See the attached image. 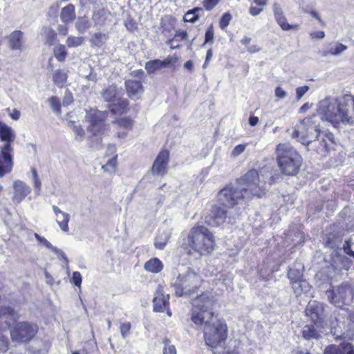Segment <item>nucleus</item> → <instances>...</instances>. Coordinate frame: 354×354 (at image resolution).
Instances as JSON below:
<instances>
[{
  "instance_id": "nucleus-31",
  "label": "nucleus",
  "mask_w": 354,
  "mask_h": 354,
  "mask_svg": "<svg viewBox=\"0 0 354 354\" xmlns=\"http://www.w3.org/2000/svg\"><path fill=\"white\" fill-rule=\"evenodd\" d=\"M23 32L20 30L12 32L9 36L10 47L12 50H21Z\"/></svg>"
},
{
  "instance_id": "nucleus-25",
  "label": "nucleus",
  "mask_w": 354,
  "mask_h": 354,
  "mask_svg": "<svg viewBox=\"0 0 354 354\" xmlns=\"http://www.w3.org/2000/svg\"><path fill=\"white\" fill-rule=\"evenodd\" d=\"M109 38V35L107 32H95L89 39L90 45L92 48H101L106 44Z\"/></svg>"
},
{
  "instance_id": "nucleus-36",
  "label": "nucleus",
  "mask_w": 354,
  "mask_h": 354,
  "mask_svg": "<svg viewBox=\"0 0 354 354\" xmlns=\"http://www.w3.org/2000/svg\"><path fill=\"white\" fill-rule=\"evenodd\" d=\"M91 26V22L86 17H78L75 22V28L80 34H84Z\"/></svg>"
},
{
  "instance_id": "nucleus-35",
  "label": "nucleus",
  "mask_w": 354,
  "mask_h": 354,
  "mask_svg": "<svg viewBox=\"0 0 354 354\" xmlns=\"http://www.w3.org/2000/svg\"><path fill=\"white\" fill-rule=\"evenodd\" d=\"M347 49V46L340 44V43H335L334 44L330 45L327 50H324L323 52L324 56H327L328 55L337 56L340 55L343 51Z\"/></svg>"
},
{
  "instance_id": "nucleus-7",
  "label": "nucleus",
  "mask_w": 354,
  "mask_h": 354,
  "mask_svg": "<svg viewBox=\"0 0 354 354\" xmlns=\"http://www.w3.org/2000/svg\"><path fill=\"white\" fill-rule=\"evenodd\" d=\"M219 201L223 207H214L211 214L205 217V223L209 225L216 227L225 222L233 223L245 209L243 205L228 206L223 204L220 200Z\"/></svg>"
},
{
  "instance_id": "nucleus-37",
  "label": "nucleus",
  "mask_w": 354,
  "mask_h": 354,
  "mask_svg": "<svg viewBox=\"0 0 354 354\" xmlns=\"http://www.w3.org/2000/svg\"><path fill=\"white\" fill-rule=\"evenodd\" d=\"M170 237V234L168 232H162L157 235L155 239L154 245L156 248L159 250H162L165 247Z\"/></svg>"
},
{
  "instance_id": "nucleus-54",
  "label": "nucleus",
  "mask_w": 354,
  "mask_h": 354,
  "mask_svg": "<svg viewBox=\"0 0 354 354\" xmlns=\"http://www.w3.org/2000/svg\"><path fill=\"white\" fill-rule=\"evenodd\" d=\"M73 131L75 134V140L81 141L84 135V131L80 126L74 125Z\"/></svg>"
},
{
  "instance_id": "nucleus-10",
  "label": "nucleus",
  "mask_w": 354,
  "mask_h": 354,
  "mask_svg": "<svg viewBox=\"0 0 354 354\" xmlns=\"http://www.w3.org/2000/svg\"><path fill=\"white\" fill-rule=\"evenodd\" d=\"M205 343L215 348L221 345L227 338V325L216 316L212 321L207 319L203 329Z\"/></svg>"
},
{
  "instance_id": "nucleus-33",
  "label": "nucleus",
  "mask_w": 354,
  "mask_h": 354,
  "mask_svg": "<svg viewBox=\"0 0 354 354\" xmlns=\"http://www.w3.org/2000/svg\"><path fill=\"white\" fill-rule=\"evenodd\" d=\"M342 239L339 236L334 234H328L324 239V245L326 247L331 249H339Z\"/></svg>"
},
{
  "instance_id": "nucleus-60",
  "label": "nucleus",
  "mask_w": 354,
  "mask_h": 354,
  "mask_svg": "<svg viewBox=\"0 0 354 354\" xmlns=\"http://www.w3.org/2000/svg\"><path fill=\"white\" fill-rule=\"evenodd\" d=\"M275 95L281 99H283L286 97V92L280 86H277L274 91Z\"/></svg>"
},
{
  "instance_id": "nucleus-45",
  "label": "nucleus",
  "mask_w": 354,
  "mask_h": 354,
  "mask_svg": "<svg viewBox=\"0 0 354 354\" xmlns=\"http://www.w3.org/2000/svg\"><path fill=\"white\" fill-rule=\"evenodd\" d=\"M343 249L346 254L354 258V243L352 242L351 239L345 241Z\"/></svg>"
},
{
  "instance_id": "nucleus-1",
  "label": "nucleus",
  "mask_w": 354,
  "mask_h": 354,
  "mask_svg": "<svg viewBox=\"0 0 354 354\" xmlns=\"http://www.w3.org/2000/svg\"><path fill=\"white\" fill-rule=\"evenodd\" d=\"M265 194V183L260 181L256 169L249 170L237 180L236 186H228L218 193V200L225 205L245 206L252 197L261 198Z\"/></svg>"
},
{
  "instance_id": "nucleus-56",
  "label": "nucleus",
  "mask_w": 354,
  "mask_h": 354,
  "mask_svg": "<svg viewBox=\"0 0 354 354\" xmlns=\"http://www.w3.org/2000/svg\"><path fill=\"white\" fill-rule=\"evenodd\" d=\"M309 90L308 86H299L296 88V97L297 100H299L305 93Z\"/></svg>"
},
{
  "instance_id": "nucleus-14",
  "label": "nucleus",
  "mask_w": 354,
  "mask_h": 354,
  "mask_svg": "<svg viewBox=\"0 0 354 354\" xmlns=\"http://www.w3.org/2000/svg\"><path fill=\"white\" fill-rule=\"evenodd\" d=\"M333 142V135L332 133H324L320 134L313 142L310 143L308 150H314L317 153L326 156V153L330 150Z\"/></svg>"
},
{
  "instance_id": "nucleus-64",
  "label": "nucleus",
  "mask_w": 354,
  "mask_h": 354,
  "mask_svg": "<svg viewBox=\"0 0 354 354\" xmlns=\"http://www.w3.org/2000/svg\"><path fill=\"white\" fill-rule=\"evenodd\" d=\"M125 26L131 31L136 28V24L132 19H129L125 22Z\"/></svg>"
},
{
  "instance_id": "nucleus-22",
  "label": "nucleus",
  "mask_w": 354,
  "mask_h": 354,
  "mask_svg": "<svg viewBox=\"0 0 354 354\" xmlns=\"http://www.w3.org/2000/svg\"><path fill=\"white\" fill-rule=\"evenodd\" d=\"M126 89L129 96L138 99L142 93L143 87L140 81L129 80L125 82Z\"/></svg>"
},
{
  "instance_id": "nucleus-39",
  "label": "nucleus",
  "mask_w": 354,
  "mask_h": 354,
  "mask_svg": "<svg viewBox=\"0 0 354 354\" xmlns=\"http://www.w3.org/2000/svg\"><path fill=\"white\" fill-rule=\"evenodd\" d=\"M46 43L50 46L55 44L57 39V33L52 28L44 29Z\"/></svg>"
},
{
  "instance_id": "nucleus-50",
  "label": "nucleus",
  "mask_w": 354,
  "mask_h": 354,
  "mask_svg": "<svg viewBox=\"0 0 354 354\" xmlns=\"http://www.w3.org/2000/svg\"><path fill=\"white\" fill-rule=\"evenodd\" d=\"M232 19V15L229 12H225L219 21L220 28L224 30L229 24Z\"/></svg>"
},
{
  "instance_id": "nucleus-51",
  "label": "nucleus",
  "mask_w": 354,
  "mask_h": 354,
  "mask_svg": "<svg viewBox=\"0 0 354 354\" xmlns=\"http://www.w3.org/2000/svg\"><path fill=\"white\" fill-rule=\"evenodd\" d=\"M73 94L68 90H66L65 91V93H64V95L63 97V101H62L63 106H69L70 104H71L73 103Z\"/></svg>"
},
{
  "instance_id": "nucleus-28",
  "label": "nucleus",
  "mask_w": 354,
  "mask_h": 354,
  "mask_svg": "<svg viewBox=\"0 0 354 354\" xmlns=\"http://www.w3.org/2000/svg\"><path fill=\"white\" fill-rule=\"evenodd\" d=\"M52 209L56 216H62V221H59V227L60 229L65 232H68L69 231L68 228V222L70 220L69 214L62 211L56 205H53Z\"/></svg>"
},
{
  "instance_id": "nucleus-59",
  "label": "nucleus",
  "mask_w": 354,
  "mask_h": 354,
  "mask_svg": "<svg viewBox=\"0 0 354 354\" xmlns=\"http://www.w3.org/2000/svg\"><path fill=\"white\" fill-rule=\"evenodd\" d=\"M8 348V339L3 336L0 337V353L6 352Z\"/></svg>"
},
{
  "instance_id": "nucleus-13",
  "label": "nucleus",
  "mask_w": 354,
  "mask_h": 354,
  "mask_svg": "<svg viewBox=\"0 0 354 354\" xmlns=\"http://www.w3.org/2000/svg\"><path fill=\"white\" fill-rule=\"evenodd\" d=\"M86 120L90 123L88 131L93 136L102 133L104 130V114L96 109H91L86 112Z\"/></svg>"
},
{
  "instance_id": "nucleus-62",
  "label": "nucleus",
  "mask_w": 354,
  "mask_h": 354,
  "mask_svg": "<svg viewBox=\"0 0 354 354\" xmlns=\"http://www.w3.org/2000/svg\"><path fill=\"white\" fill-rule=\"evenodd\" d=\"M174 38H179L180 40H185L187 38V32L186 31L177 30L176 31Z\"/></svg>"
},
{
  "instance_id": "nucleus-9",
  "label": "nucleus",
  "mask_w": 354,
  "mask_h": 354,
  "mask_svg": "<svg viewBox=\"0 0 354 354\" xmlns=\"http://www.w3.org/2000/svg\"><path fill=\"white\" fill-rule=\"evenodd\" d=\"M201 283V276L188 268L185 272L178 274L172 282V286L176 296H190L196 292Z\"/></svg>"
},
{
  "instance_id": "nucleus-55",
  "label": "nucleus",
  "mask_w": 354,
  "mask_h": 354,
  "mask_svg": "<svg viewBox=\"0 0 354 354\" xmlns=\"http://www.w3.org/2000/svg\"><path fill=\"white\" fill-rule=\"evenodd\" d=\"M71 282L75 286H80L82 283V275L81 274L75 271L73 273Z\"/></svg>"
},
{
  "instance_id": "nucleus-26",
  "label": "nucleus",
  "mask_w": 354,
  "mask_h": 354,
  "mask_svg": "<svg viewBox=\"0 0 354 354\" xmlns=\"http://www.w3.org/2000/svg\"><path fill=\"white\" fill-rule=\"evenodd\" d=\"M291 284L296 297H298L301 294H307L311 288L309 283L304 279L292 282Z\"/></svg>"
},
{
  "instance_id": "nucleus-23",
  "label": "nucleus",
  "mask_w": 354,
  "mask_h": 354,
  "mask_svg": "<svg viewBox=\"0 0 354 354\" xmlns=\"http://www.w3.org/2000/svg\"><path fill=\"white\" fill-rule=\"evenodd\" d=\"M324 354H354V346L351 343H343L340 346H330L326 348Z\"/></svg>"
},
{
  "instance_id": "nucleus-49",
  "label": "nucleus",
  "mask_w": 354,
  "mask_h": 354,
  "mask_svg": "<svg viewBox=\"0 0 354 354\" xmlns=\"http://www.w3.org/2000/svg\"><path fill=\"white\" fill-rule=\"evenodd\" d=\"M214 38V28H213V26L211 25L206 30L205 35V41L203 44V46L204 47L206 44H207L210 42L212 43Z\"/></svg>"
},
{
  "instance_id": "nucleus-58",
  "label": "nucleus",
  "mask_w": 354,
  "mask_h": 354,
  "mask_svg": "<svg viewBox=\"0 0 354 354\" xmlns=\"http://www.w3.org/2000/svg\"><path fill=\"white\" fill-rule=\"evenodd\" d=\"M219 1L220 0H204L203 6L206 10H210L218 4Z\"/></svg>"
},
{
  "instance_id": "nucleus-30",
  "label": "nucleus",
  "mask_w": 354,
  "mask_h": 354,
  "mask_svg": "<svg viewBox=\"0 0 354 354\" xmlns=\"http://www.w3.org/2000/svg\"><path fill=\"white\" fill-rule=\"evenodd\" d=\"M144 268L150 272L158 273L162 270L163 264L159 259L152 258L145 263Z\"/></svg>"
},
{
  "instance_id": "nucleus-40",
  "label": "nucleus",
  "mask_w": 354,
  "mask_h": 354,
  "mask_svg": "<svg viewBox=\"0 0 354 354\" xmlns=\"http://www.w3.org/2000/svg\"><path fill=\"white\" fill-rule=\"evenodd\" d=\"M83 43L84 38L82 37L69 36L66 41V44L69 48L80 46Z\"/></svg>"
},
{
  "instance_id": "nucleus-8",
  "label": "nucleus",
  "mask_w": 354,
  "mask_h": 354,
  "mask_svg": "<svg viewBox=\"0 0 354 354\" xmlns=\"http://www.w3.org/2000/svg\"><path fill=\"white\" fill-rule=\"evenodd\" d=\"M319 129V118L314 115L310 118H304L291 134L292 138L297 139L302 145L310 147L320 134L324 133Z\"/></svg>"
},
{
  "instance_id": "nucleus-27",
  "label": "nucleus",
  "mask_w": 354,
  "mask_h": 354,
  "mask_svg": "<svg viewBox=\"0 0 354 354\" xmlns=\"http://www.w3.org/2000/svg\"><path fill=\"white\" fill-rule=\"evenodd\" d=\"M75 19L74 5L69 3L64 7L60 12V19L65 24L71 23Z\"/></svg>"
},
{
  "instance_id": "nucleus-38",
  "label": "nucleus",
  "mask_w": 354,
  "mask_h": 354,
  "mask_svg": "<svg viewBox=\"0 0 354 354\" xmlns=\"http://www.w3.org/2000/svg\"><path fill=\"white\" fill-rule=\"evenodd\" d=\"M54 55L59 62L65 60L67 55V51L64 45L59 44L54 48Z\"/></svg>"
},
{
  "instance_id": "nucleus-19",
  "label": "nucleus",
  "mask_w": 354,
  "mask_h": 354,
  "mask_svg": "<svg viewBox=\"0 0 354 354\" xmlns=\"http://www.w3.org/2000/svg\"><path fill=\"white\" fill-rule=\"evenodd\" d=\"M169 295L166 294L164 288L158 285L153 299V311L158 313L164 312L169 306Z\"/></svg>"
},
{
  "instance_id": "nucleus-61",
  "label": "nucleus",
  "mask_w": 354,
  "mask_h": 354,
  "mask_svg": "<svg viewBox=\"0 0 354 354\" xmlns=\"http://www.w3.org/2000/svg\"><path fill=\"white\" fill-rule=\"evenodd\" d=\"M32 180H33L34 187L35 189V193L37 195H39L40 192H41V182L39 178H34Z\"/></svg>"
},
{
  "instance_id": "nucleus-32",
  "label": "nucleus",
  "mask_w": 354,
  "mask_h": 354,
  "mask_svg": "<svg viewBox=\"0 0 354 354\" xmlns=\"http://www.w3.org/2000/svg\"><path fill=\"white\" fill-rule=\"evenodd\" d=\"M317 327V326L313 324L306 325L302 330L303 337L306 339H318L320 337V334Z\"/></svg>"
},
{
  "instance_id": "nucleus-46",
  "label": "nucleus",
  "mask_w": 354,
  "mask_h": 354,
  "mask_svg": "<svg viewBox=\"0 0 354 354\" xmlns=\"http://www.w3.org/2000/svg\"><path fill=\"white\" fill-rule=\"evenodd\" d=\"M115 107L112 109V111L118 113H123L127 111L129 106V102L127 100H122L118 104L115 105Z\"/></svg>"
},
{
  "instance_id": "nucleus-44",
  "label": "nucleus",
  "mask_w": 354,
  "mask_h": 354,
  "mask_svg": "<svg viewBox=\"0 0 354 354\" xmlns=\"http://www.w3.org/2000/svg\"><path fill=\"white\" fill-rule=\"evenodd\" d=\"M117 162V156L110 159L102 168L107 172L112 173L115 171Z\"/></svg>"
},
{
  "instance_id": "nucleus-4",
  "label": "nucleus",
  "mask_w": 354,
  "mask_h": 354,
  "mask_svg": "<svg viewBox=\"0 0 354 354\" xmlns=\"http://www.w3.org/2000/svg\"><path fill=\"white\" fill-rule=\"evenodd\" d=\"M215 299L210 292L203 293L193 301L191 320L198 326L204 324L207 319L212 321L216 317L212 310Z\"/></svg>"
},
{
  "instance_id": "nucleus-6",
  "label": "nucleus",
  "mask_w": 354,
  "mask_h": 354,
  "mask_svg": "<svg viewBox=\"0 0 354 354\" xmlns=\"http://www.w3.org/2000/svg\"><path fill=\"white\" fill-rule=\"evenodd\" d=\"M15 135L12 129L0 121V139L6 142L4 146L1 148L0 154L3 162L0 161V178L11 172L13 167L11 152L13 149L11 142L14 141Z\"/></svg>"
},
{
  "instance_id": "nucleus-24",
  "label": "nucleus",
  "mask_w": 354,
  "mask_h": 354,
  "mask_svg": "<svg viewBox=\"0 0 354 354\" xmlns=\"http://www.w3.org/2000/svg\"><path fill=\"white\" fill-rule=\"evenodd\" d=\"M100 95L104 101L113 102L118 98L119 92L117 86L112 84L103 89L100 93Z\"/></svg>"
},
{
  "instance_id": "nucleus-57",
  "label": "nucleus",
  "mask_w": 354,
  "mask_h": 354,
  "mask_svg": "<svg viewBox=\"0 0 354 354\" xmlns=\"http://www.w3.org/2000/svg\"><path fill=\"white\" fill-rule=\"evenodd\" d=\"M246 145H236L233 150L232 151V156L236 157L239 156L241 153H242L245 149Z\"/></svg>"
},
{
  "instance_id": "nucleus-2",
  "label": "nucleus",
  "mask_w": 354,
  "mask_h": 354,
  "mask_svg": "<svg viewBox=\"0 0 354 354\" xmlns=\"http://www.w3.org/2000/svg\"><path fill=\"white\" fill-rule=\"evenodd\" d=\"M318 113L322 119L332 123L334 126L354 124V97L345 95L339 99L326 97L318 105Z\"/></svg>"
},
{
  "instance_id": "nucleus-63",
  "label": "nucleus",
  "mask_w": 354,
  "mask_h": 354,
  "mask_svg": "<svg viewBox=\"0 0 354 354\" xmlns=\"http://www.w3.org/2000/svg\"><path fill=\"white\" fill-rule=\"evenodd\" d=\"M263 11L262 8L251 6L249 9V13L252 16H257Z\"/></svg>"
},
{
  "instance_id": "nucleus-11",
  "label": "nucleus",
  "mask_w": 354,
  "mask_h": 354,
  "mask_svg": "<svg viewBox=\"0 0 354 354\" xmlns=\"http://www.w3.org/2000/svg\"><path fill=\"white\" fill-rule=\"evenodd\" d=\"M353 288L348 282H343L336 289L327 290L328 301L335 306L342 308L351 304L353 299Z\"/></svg>"
},
{
  "instance_id": "nucleus-17",
  "label": "nucleus",
  "mask_w": 354,
  "mask_h": 354,
  "mask_svg": "<svg viewBox=\"0 0 354 354\" xmlns=\"http://www.w3.org/2000/svg\"><path fill=\"white\" fill-rule=\"evenodd\" d=\"M13 194L12 201L15 204H20L31 193V187L21 180H16L12 183Z\"/></svg>"
},
{
  "instance_id": "nucleus-15",
  "label": "nucleus",
  "mask_w": 354,
  "mask_h": 354,
  "mask_svg": "<svg viewBox=\"0 0 354 354\" xmlns=\"http://www.w3.org/2000/svg\"><path fill=\"white\" fill-rule=\"evenodd\" d=\"M306 315L310 318L316 326H321L324 318V308L323 304L315 300L310 301L306 307Z\"/></svg>"
},
{
  "instance_id": "nucleus-21",
  "label": "nucleus",
  "mask_w": 354,
  "mask_h": 354,
  "mask_svg": "<svg viewBox=\"0 0 354 354\" xmlns=\"http://www.w3.org/2000/svg\"><path fill=\"white\" fill-rule=\"evenodd\" d=\"M273 12L275 20L282 30L287 31L291 29H297L298 28L297 25H290L287 22L283 10L277 3H274L273 4Z\"/></svg>"
},
{
  "instance_id": "nucleus-12",
  "label": "nucleus",
  "mask_w": 354,
  "mask_h": 354,
  "mask_svg": "<svg viewBox=\"0 0 354 354\" xmlns=\"http://www.w3.org/2000/svg\"><path fill=\"white\" fill-rule=\"evenodd\" d=\"M37 333V326L28 322L17 323L10 330V336L13 342H27L32 339Z\"/></svg>"
},
{
  "instance_id": "nucleus-53",
  "label": "nucleus",
  "mask_w": 354,
  "mask_h": 354,
  "mask_svg": "<svg viewBox=\"0 0 354 354\" xmlns=\"http://www.w3.org/2000/svg\"><path fill=\"white\" fill-rule=\"evenodd\" d=\"M198 20V16L194 14V12H192V10H188L185 16H184V21L191 23H194Z\"/></svg>"
},
{
  "instance_id": "nucleus-41",
  "label": "nucleus",
  "mask_w": 354,
  "mask_h": 354,
  "mask_svg": "<svg viewBox=\"0 0 354 354\" xmlns=\"http://www.w3.org/2000/svg\"><path fill=\"white\" fill-rule=\"evenodd\" d=\"M117 124L121 129L129 131L132 129L133 121L129 118H122L117 121Z\"/></svg>"
},
{
  "instance_id": "nucleus-16",
  "label": "nucleus",
  "mask_w": 354,
  "mask_h": 354,
  "mask_svg": "<svg viewBox=\"0 0 354 354\" xmlns=\"http://www.w3.org/2000/svg\"><path fill=\"white\" fill-rule=\"evenodd\" d=\"M19 319V315L10 306L0 307V333L7 330Z\"/></svg>"
},
{
  "instance_id": "nucleus-5",
  "label": "nucleus",
  "mask_w": 354,
  "mask_h": 354,
  "mask_svg": "<svg viewBox=\"0 0 354 354\" xmlns=\"http://www.w3.org/2000/svg\"><path fill=\"white\" fill-rule=\"evenodd\" d=\"M187 241L189 247L201 255L209 253L214 248V236L203 226L193 227L188 234Z\"/></svg>"
},
{
  "instance_id": "nucleus-18",
  "label": "nucleus",
  "mask_w": 354,
  "mask_h": 354,
  "mask_svg": "<svg viewBox=\"0 0 354 354\" xmlns=\"http://www.w3.org/2000/svg\"><path fill=\"white\" fill-rule=\"evenodd\" d=\"M169 160V152L167 149L161 150L152 165L151 171L155 176H164L167 173V166Z\"/></svg>"
},
{
  "instance_id": "nucleus-20",
  "label": "nucleus",
  "mask_w": 354,
  "mask_h": 354,
  "mask_svg": "<svg viewBox=\"0 0 354 354\" xmlns=\"http://www.w3.org/2000/svg\"><path fill=\"white\" fill-rule=\"evenodd\" d=\"M177 61L178 57L176 55L169 56L164 60L158 59L150 60L146 62L145 68L149 74H153L158 70L175 64Z\"/></svg>"
},
{
  "instance_id": "nucleus-47",
  "label": "nucleus",
  "mask_w": 354,
  "mask_h": 354,
  "mask_svg": "<svg viewBox=\"0 0 354 354\" xmlns=\"http://www.w3.org/2000/svg\"><path fill=\"white\" fill-rule=\"evenodd\" d=\"M163 344V354H176V348L174 345L171 344V342L169 339H165Z\"/></svg>"
},
{
  "instance_id": "nucleus-43",
  "label": "nucleus",
  "mask_w": 354,
  "mask_h": 354,
  "mask_svg": "<svg viewBox=\"0 0 354 354\" xmlns=\"http://www.w3.org/2000/svg\"><path fill=\"white\" fill-rule=\"evenodd\" d=\"M95 25L103 26L104 24L105 18L104 17V10H99L94 12L92 17Z\"/></svg>"
},
{
  "instance_id": "nucleus-52",
  "label": "nucleus",
  "mask_w": 354,
  "mask_h": 354,
  "mask_svg": "<svg viewBox=\"0 0 354 354\" xmlns=\"http://www.w3.org/2000/svg\"><path fill=\"white\" fill-rule=\"evenodd\" d=\"M131 324L130 322H125L120 326V333L123 338H125L129 334L131 330Z\"/></svg>"
},
{
  "instance_id": "nucleus-3",
  "label": "nucleus",
  "mask_w": 354,
  "mask_h": 354,
  "mask_svg": "<svg viewBox=\"0 0 354 354\" xmlns=\"http://www.w3.org/2000/svg\"><path fill=\"white\" fill-rule=\"evenodd\" d=\"M276 160L281 172L286 176H295L302 164V157L289 143H280L276 147Z\"/></svg>"
},
{
  "instance_id": "nucleus-48",
  "label": "nucleus",
  "mask_w": 354,
  "mask_h": 354,
  "mask_svg": "<svg viewBox=\"0 0 354 354\" xmlns=\"http://www.w3.org/2000/svg\"><path fill=\"white\" fill-rule=\"evenodd\" d=\"M34 236L37 241L46 247L48 249L52 251L56 250V247H54L46 238L41 236L37 233H35Z\"/></svg>"
},
{
  "instance_id": "nucleus-34",
  "label": "nucleus",
  "mask_w": 354,
  "mask_h": 354,
  "mask_svg": "<svg viewBox=\"0 0 354 354\" xmlns=\"http://www.w3.org/2000/svg\"><path fill=\"white\" fill-rule=\"evenodd\" d=\"M67 78L68 75L64 71L58 69L54 71L53 80L58 87H64L66 84Z\"/></svg>"
},
{
  "instance_id": "nucleus-29",
  "label": "nucleus",
  "mask_w": 354,
  "mask_h": 354,
  "mask_svg": "<svg viewBox=\"0 0 354 354\" xmlns=\"http://www.w3.org/2000/svg\"><path fill=\"white\" fill-rule=\"evenodd\" d=\"M304 266L296 262L293 267L289 269L288 272V277L290 282H294L303 279Z\"/></svg>"
},
{
  "instance_id": "nucleus-42",
  "label": "nucleus",
  "mask_w": 354,
  "mask_h": 354,
  "mask_svg": "<svg viewBox=\"0 0 354 354\" xmlns=\"http://www.w3.org/2000/svg\"><path fill=\"white\" fill-rule=\"evenodd\" d=\"M48 102L53 111L57 114H60L61 103L59 98L56 96H53L48 99Z\"/></svg>"
}]
</instances>
